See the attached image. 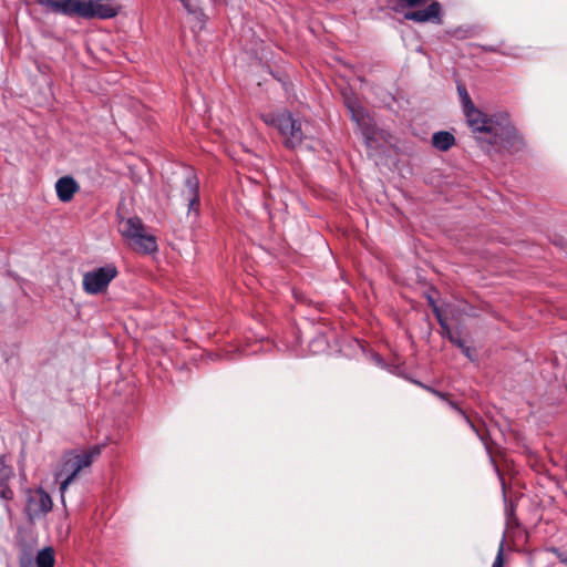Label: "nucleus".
Listing matches in <instances>:
<instances>
[{
  "instance_id": "obj_16",
  "label": "nucleus",
  "mask_w": 567,
  "mask_h": 567,
  "mask_svg": "<svg viewBox=\"0 0 567 567\" xmlns=\"http://www.w3.org/2000/svg\"><path fill=\"white\" fill-rule=\"evenodd\" d=\"M103 445H92L85 451H78V455L82 460L83 465L86 467L91 466L94 458H96L102 452Z\"/></svg>"
},
{
  "instance_id": "obj_4",
  "label": "nucleus",
  "mask_w": 567,
  "mask_h": 567,
  "mask_svg": "<svg viewBox=\"0 0 567 567\" xmlns=\"http://www.w3.org/2000/svg\"><path fill=\"white\" fill-rule=\"evenodd\" d=\"M121 234L131 241L133 249L140 254L151 255L158 250L155 235L146 230L138 217H130L122 223Z\"/></svg>"
},
{
  "instance_id": "obj_15",
  "label": "nucleus",
  "mask_w": 567,
  "mask_h": 567,
  "mask_svg": "<svg viewBox=\"0 0 567 567\" xmlns=\"http://www.w3.org/2000/svg\"><path fill=\"white\" fill-rule=\"evenodd\" d=\"M55 557L52 547H44L35 556L37 567H54Z\"/></svg>"
},
{
  "instance_id": "obj_26",
  "label": "nucleus",
  "mask_w": 567,
  "mask_h": 567,
  "mask_svg": "<svg viewBox=\"0 0 567 567\" xmlns=\"http://www.w3.org/2000/svg\"><path fill=\"white\" fill-rule=\"evenodd\" d=\"M429 302L432 306V308L434 309V306H436V305H435V301L431 297L429 298Z\"/></svg>"
},
{
  "instance_id": "obj_1",
  "label": "nucleus",
  "mask_w": 567,
  "mask_h": 567,
  "mask_svg": "<svg viewBox=\"0 0 567 567\" xmlns=\"http://www.w3.org/2000/svg\"><path fill=\"white\" fill-rule=\"evenodd\" d=\"M456 89L466 122L484 153L489 154L495 146L519 150L523 142L507 113L488 116L475 106L464 84L458 82Z\"/></svg>"
},
{
  "instance_id": "obj_3",
  "label": "nucleus",
  "mask_w": 567,
  "mask_h": 567,
  "mask_svg": "<svg viewBox=\"0 0 567 567\" xmlns=\"http://www.w3.org/2000/svg\"><path fill=\"white\" fill-rule=\"evenodd\" d=\"M261 117L267 125L278 130L284 137L285 147L289 150L300 146L306 138L301 121L288 111L271 112L264 114Z\"/></svg>"
},
{
  "instance_id": "obj_12",
  "label": "nucleus",
  "mask_w": 567,
  "mask_h": 567,
  "mask_svg": "<svg viewBox=\"0 0 567 567\" xmlns=\"http://www.w3.org/2000/svg\"><path fill=\"white\" fill-rule=\"evenodd\" d=\"M13 477V471L4 463V458L0 456V498L11 501L13 491L9 486V481Z\"/></svg>"
},
{
  "instance_id": "obj_7",
  "label": "nucleus",
  "mask_w": 567,
  "mask_h": 567,
  "mask_svg": "<svg viewBox=\"0 0 567 567\" xmlns=\"http://www.w3.org/2000/svg\"><path fill=\"white\" fill-rule=\"evenodd\" d=\"M117 274V268L113 264L87 271L83 276V289L89 295L101 293L109 287Z\"/></svg>"
},
{
  "instance_id": "obj_2",
  "label": "nucleus",
  "mask_w": 567,
  "mask_h": 567,
  "mask_svg": "<svg viewBox=\"0 0 567 567\" xmlns=\"http://www.w3.org/2000/svg\"><path fill=\"white\" fill-rule=\"evenodd\" d=\"M39 6L68 17L84 19H111L117 14V8L106 0H34Z\"/></svg>"
},
{
  "instance_id": "obj_23",
  "label": "nucleus",
  "mask_w": 567,
  "mask_h": 567,
  "mask_svg": "<svg viewBox=\"0 0 567 567\" xmlns=\"http://www.w3.org/2000/svg\"><path fill=\"white\" fill-rule=\"evenodd\" d=\"M554 551L557 554L559 560L567 566V555L560 553L558 549H555Z\"/></svg>"
},
{
  "instance_id": "obj_5",
  "label": "nucleus",
  "mask_w": 567,
  "mask_h": 567,
  "mask_svg": "<svg viewBox=\"0 0 567 567\" xmlns=\"http://www.w3.org/2000/svg\"><path fill=\"white\" fill-rule=\"evenodd\" d=\"M83 468H86V466L83 465L82 460L78 455V451H69L63 454L54 472V478L60 484L59 489L62 501L64 499L68 487Z\"/></svg>"
},
{
  "instance_id": "obj_8",
  "label": "nucleus",
  "mask_w": 567,
  "mask_h": 567,
  "mask_svg": "<svg viewBox=\"0 0 567 567\" xmlns=\"http://www.w3.org/2000/svg\"><path fill=\"white\" fill-rule=\"evenodd\" d=\"M52 506L51 496L43 488H37L28 495L25 512L30 519H35L45 516Z\"/></svg>"
},
{
  "instance_id": "obj_19",
  "label": "nucleus",
  "mask_w": 567,
  "mask_h": 567,
  "mask_svg": "<svg viewBox=\"0 0 567 567\" xmlns=\"http://www.w3.org/2000/svg\"><path fill=\"white\" fill-rule=\"evenodd\" d=\"M451 343L457 347L460 350L466 346V342L461 338V332L455 331L453 336L449 339Z\"/></svg>"
},
{
  "instance_id": "obj_24",
  "label": "nucleus",
  "mask_w": 567,
  "mask_h": 567,
  "mask_svg": "<svg viewBox=\"0 0 567 567\" xmlns=\"http://www.w3.org/2000/svg\"><path fill=\"white\" fill-rule=\"evenodd\" d=\"M483 49L487 52H498V50L493 45H488V47L485 45V47H483Z\"/></svg>"
},
{
  "instance_id": "obj_9",
  "label": "nucleus",
  "mask_w": 567,
  "mask_h": 567,
  "mask_svg": "<svg viewBox=\"0 0 567 567\" xmlns=\"http://www.w3.org/2000/svg\"><path fill=\"white\" fill-rule=\"evenodd\" d=\"M404 19L424 23V22H433L441 24L442 23V6L437 1H432L430 6L425 9L421 10H412L404 13Z\"/></svg>"
},
{
  "instance_id": "obj_14",
  "label": "nucleus",
  "mask_w": 567,
  "mask_h": 567,
  "mask_svg": "<svg viewBox=\"0 0 567 567\" xmlns=\"http://www.w3.org/2000/svg\"><path fill=\"white\" fill-rule=\"evenodd\" d=\"M432 144L436 150L446 152L455 144V137L447 131H440L433 134Z\"/></svg>"
},
{
  "instance_id": "obj_18",
  "label": "nucleus",
  "mask_w": 567,
  "mask_h": 567,
  "mask_svg": "<svg viewBox=\"0 0 567 567\" xmlns=\"http://www.w3.org/2000/svg\"><path fill=\"white\" fill-rule=\"evenodd\" d=\"M309 347L310 352L313 354L323 352L328 348V340L323 333H319L311 340Z\"/></svg>"
},
{
  "instance_id": "obj_13",
  "label": "nucleus",
  "mask_w": 567,
  "mask_h": 567,
  "mask_svg": "<svg viewBox=\"0 0 567 567\" xmlns=\"http://www.w3.org/2000/svg\"><path fill=\"white\" fill-rule=\"evenodd\" d=\"M419 385H421L422 388H424L425 390H427L429 392L433 393L434 395H436L437 398L446 401L449 403V405L457 411L466 421V423L471 426V429L477 434V436L480 437L481 441L485 442L484 441V436L477 431V429L475 427V425L472 423V421L468 419V416L464 413V411L453 401L449 400L447 399V395L441 391H437L431 386H427V385H424L420 382H416Z\"/></svg>"
},
{
  "instance_id": "obj_20",
  "label": "nucleus",
  "mask_w": 567,
  "mask_h": 567,
  "mask_svg": "<svg viewBox=\"0 0 567 567\" xmlns=\"http://www.w3.org/2000/svg\"><path fill=\"white\" fill-rule=\"evenodd\" d=\"M492 567H504V549H503V542L499 545L498 551L496 554V557L493 561Z\"/></svg>"
},
{
  "instance_id": "obj_17",
  "label": "nucleus",
  "mask_w": 567,
  "mask_h": 567,
  "mask_svg": "<svg viewBox=\"0 0 567 567\" xmlns=\"http://www.w3.org/2000/svg\"><path fill=\"white\" fill-rule=\"evenodd\" d=\"M433 313L435 316V318L437 319V322L440 324V328H441V336L443 338H447L450 339L451 336H453L455 333V331H453L447 321L445 320V318L442 316L441 313V310L437 306H434V309H433Z\"/></svg>"
},
{
  "instance_id": "obj_25",
  "label": "nucleus",
  "mask_w": 567,
  "mask_h": 567,
  "mask_svg": "<svg viewBox=\"0 0 567 567\" xmlns=\"http://www.w3.org/2000/svg\"><path fill=\"white\" fill-rule=\"evenodd\" d=\"M184 7L189 11V12H193V10L189 8V4L187 2V0H182Z\"/></svg>"
},
{
  "instance_id": "obj_10",
  "label": "nucleus",
  "mask_w": 567,
  "mask_h": 567,
  "mask_svg": "<svg viewBox=\"0 0 567 567\" xmlns=\"http://www.w3.org/2000/svg\"><path fill=\"white\" fill-rule=\"evenodd\" d=\"M184 196L188 200V212L192 210L198 213L199 206V182L197 176L189 172L185 178V190Z\"/></svg>"
},
{
  "instance_id": "obj_27",
  "label": "nucleus",
  "mask_w": 567,
  "mask_h": 567,
  "mask_svg": "<svg viewBox=\"0 0 567 567\" xmlns=\"http://www.w3.org/2000/svg\"><path fill=\"white\" fill-rule=\"evenodd\" d=\"M22 567H24V566L22 565Z\"/></svg>"
},
{
  "instance_id": "obj_21",
  "label": "nucleus",
  "mask_w": 567,
  "mask_h": 567,
  "mask_svg": "<svg viewBox=\"0 0 567 567\" xmlns=\"http://www.w3.org/2000/svg\"><path fill=\"white\" fill-rule=\"evenodd\" d=\"M461 351L472 362H474L477 358L476 350L473 347L466 344L464 348L461 349Z\"/></svg>"
},
{
  "instance_id": "obj_6",
  "label": "nucleus",
  "mask_w": 567,
  "mask_h": 567,
  "mask_svg": "<svg viewBox=\"0 0 567 567\" xmlns=\"http://www.w3.org/2000/svg\"><path fill=\"white\" fill-rule=\"evenodd\" d=\"M346 105L351 115V120L355 122V124L360 128L367 147L375 148V143L378 140V130L372 118L367 114L364 109L357 101L347 100Z\"/></svg>"
},
{
  "instance_id": "obj_22",
  "label": "nucleus",
  "mask_w": 567,
  "mask_h": 567,
  "mask_svg": "<svg viewBox=\"0 0 567 567\" xmlns=\"http://www.w3.org/2000/svg\"><path fill=\"white\" fill-rule=\"evenodd\" d=\"M371 358H372L373 362H374L378 367H380V368H382V369H386V368H388L386 363L384 362V360L382 359V357H381L380 354H378V353H373V354L371 355Z\"/></svg>"
},
{
  "instance_id": "obj_11",
  "label": "nucleus",
  "mask_w": 567,
  "mask_h": 567,
  "mask_svg": "<svg viewBox=\"0 0 567 567\" xmlns=\"http://www.w3.org/2000/svg\"><path fill=\"white\" fill-rule=\"evenodd\" d=\"M55 190L58 198L63 202H70L74 194L79 190L76 181L71 176H63L55 183Z\"/></svg>"
}]
</instances>
